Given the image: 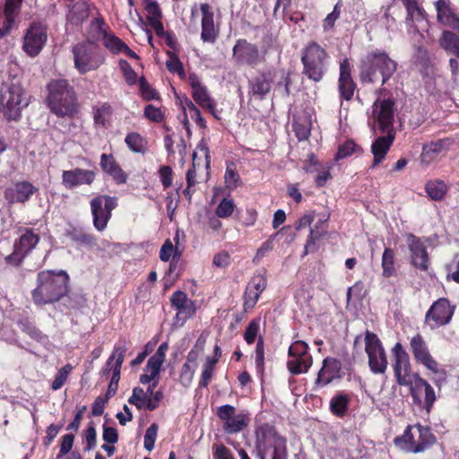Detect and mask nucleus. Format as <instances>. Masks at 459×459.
<instances>
[{
  "label": "nucleus",
  "instance_id": "nucleus-1",
  "mask_svg": "<svg viewBox=\"0 0 459 459\" xmlns=\"http://www.w3.org/2000/svg\"><path fill=\"white\" fill-rule=\"evenodd\" d=\"M46 104L59 118L74 119L81 112V105L74 86L66 79H52L47 86Z\"/></svg>",
  "mask_w": 459,
  "mask_h": 459
},
{
  "label": "nucleus",
  "instance_id": "nucleus-2",
  "mask_svg": "<svg viewBox=\"0 0 459 459\" xmlns=\"http://www.w3.org/2000/svg\"><path fill=\"white\" fill-rule=\"evenodd\" d=\"M397 68L398 63L386 51L376 48L368 51L359 60V79L361 84H374L380 81L384 86Z\"/></svg>",
  "mask_w": 459,
  "mask_h": 459
},
{
  "label": "nucleus",
  "instance_id": "nucleus-3",
  "mask_svg": "<svg viewBox=\"0 0 459 459\" xmlns=\"http://www.w3.org/2000/svg\"><path fill=\"white\" fill-rule=\"evenodd\" d=\"M69 275L60 270L40 271L37 274V287L31 291L32 300L37 306H45L59 301L68 292Z\"/></svg>",
  "mask_w": 459,
  "mask_h": 459
},
{
  "label": "nucleus",
  "instance_id": "nucleus-4",
  "mask_svg": "<svg viewBox=\"0 0 459 459\" xmlns=\"http://www.w3.org/2000/svg\"><path fill=\"white\" fill-rule=\"evenodd\" d=\"M255 456L258 459H287L286 439L281 437L275 428L268 423L260 425L255 430Z\"/></svg>",
  "mask_w": 459,
  "mask_h": 459
},
{
  "label": "nucleus",
  "instance_id": "nucleus-5",
  "mask_svg": "<svg viewBox=\"0 0 459 459\" xmlns=\"http://www.w3.org/2000/svg\"><path fill=\"white\" fill-rule=\"evenodd\" d=\"M330 56L316 41H309L301 50L302 74L313 82H320L328 71Z\"/></svg>",
  "mask_w": 459,
  "mask_h": 459
},
{
  "label": "nucleus",
  "instance_id": "nucleus-6",
  "mask_svg": "<svg viewBox=\"0 0 459 459\" xmlns=\"http://www.w3.org/2000/svg\"><path fill=\"white\" fill-rule=\"evenodd\" d=\"M29 105L24 89L16 83H12L0 93V110L8 120H17L21 111Z\"/></svg>",
  "mask_w": 459,
  "mask_h": 459
},
{
  "label": "nucleus",
  "instance_id": "nucleus-7",
  "mask_svg": "<svg viewBox=\"0 0 459 459\" xmlns=\"http://www.w3.org/2000/svg\"><path fill=\"white\" fill-rule=\"evenodd\" d=\"M20 237L14 240L13 251L5 256L6 264L14 267L20 266L27 255L36 247L40 237L31 228L20 227L17 230Z\"/></svg>",
  "mask_w": 459,
  "mask_h": 459
},
{
  "label": "nucleus",
  "instance_id": "nucleus-8",
  "mask_svg": "<svg viewBox=\"0 0 459 459\" xmlns=\"http://www.w3.org/2000/svg\"><path fill=\"white\" fill-rule=\"evenodd\" d=\"M74 67L81 74L97 70L104 59L100 56L98 48L90 41H82L72 48Z\"/></svg>",
  "mask_w": 459,
  "mask_h": 459
},
{
  "label": "nucleus",
  "instance_id": "nucleus-9",
  "mask_svg": "<svg viewBox=\"0 0 459 459\" xmlns=\"http://www.w3.org/2000/svg\"><path fill=\"white\" fill-rule=\"evenodd\" d=\"M118 206L117 196L98 195L90 201L92 224L96 230H105L112 217V212Z\"/></svg>",
  "mask_w": 459,
  "mask_h": 459
},
{
  "label": "nucleus",
  "instance_id": "nucleus-10",
  "mask_svg": "<svg viewBox=\"0 0 459 459\" xmlns=\"http://www.w3.org/2000/svg\"><path fill=\"white\" fill-rule=\"evenodd\" d=\"M365 352L368 358V367L373 374L385 373L388 360L385 350L379 337L373 332H365Z\"/></svg>",
  "mask_w": 459,
  "mask_h": 459
},
{
  "label": "nucleus",
  "instance_id": "nucleus-11",
  "mask_svg": "<svg viewBox=\"0 0 459 459\" xmlns=\"http://www.w3.org/2000/svg\"><path fill=\"white\" fill-rule=\"evenodd\" d=\"M455 310L448 299L439 298L426 312L424 324L432 331L445 326L451 322Z\"/></svg>",
  "mask_w": 459,
  "mask_h": 459
},
{
  "label": "nucleus",
  "instance_id": "nucleus-12",
  "mask_svg": "<svg viewBox=\"0 0 459 459\" xmlns=\"http://www.w3.org/2000/svg\"><path fill=\"white\" fill-rule=\"evenodd\" d=\"M308 350V344L299 340L293 342L289 347L287 368L292 375L306 373L311 368L313 358Z\"/></svg>",
  "mask_w": 459,
  "mask_h": 459
},
{
  "label": "nucleus",
  "instance_id": "nucleus-13",
  "mask_svg": "<svg viewBox=\"0 0 459 459\" xmlns=\"http://www.w3.org/2000/svg\"><path fill=\"white\" fill-rule=\"evenodd\" d=\"M266 51H261L256 44L246 39H238L232 48V58L238 65L255 67L265 61Z\"/></svg>",
  "mask_w": 459,
  "mask_h": 459
},
{
  "label": "nucleus",
  "instance_id": "nucleus-14",
  "mask_svg": "<svg viewBox=\"0 0 459 459\" xmlns=\"http://www.w3.org/2000/svg\"><path fill=\"white\" fill-rule=\"evenodd\" d=\"M391 354L397 384L401 386L411 385L414 375L411 373L410 356L401 342H396L394 345Z\"/></svg>",
  "mask_w": 459,
  "mask_h": 459
},
{
  "label": "nucleus",
  "instance_id": "nucleus-15",
  "mask_svg": "<svg viewBox=\"0 0 459 459\" xmlns=\"http://www.w3.org/2000/svg\"><path fill=\"white\" fill-rule=\"evenodd\" d=\"M48 39V27L41 22H32L23 36L22 49L31 56H37L42 50Z\"/></svg>",
  "mask_w": 459,
  "mask_h": 459
},
{
  "label": "nucleus",
  "instance_id": "nucleus-16",
  "mask_svg": "<svg viewBox=\"0 0 459 459\" xmlns=\"http://www.w3.org/2000/svg\"><path fill=\"white\" fill-rule=\"evenodd\" d=\"M274 82L273 73L267 69L258 71L247 80V97L249 101L264 100L270 93Z\"/></svg>",
  "mask_w": 459,
  "mask_h": 459
},
{
  "label": "nucleus",
  "instance_id": "nucleus-17",
  "mask_svg": "<svg viewBox=\"0 0 459 459\" xmlns=\"http://www.w3.org/2000/svg\"><path fill=\"white\" fill-rule=\"evenodd\" d=\"M188 83L192 88V98L202 108L206 109L217 120H221V111L216 108V101L211 97L206 86L203 85L195 74L188 75Z\"/></svg>",
  "mask_w": 459,
  "mask_h": 459
},
{
  "label": "nucleus",
  "instance_id": "nucleus-18",
  "mask_svg": "<svg viewBox=\"0 0 459 459\" xmlns=\"http://www.w3.org/2000/svg\"><path fill=\"white\" fill-rule=\"evenodd\" d=\"M217 417L223 423V429L228 434L242 431L249 423V418L245 413H237V410L230 404H224L217 409Z\"/></svg>",
  "mask_w": 459,
  "mask_h": 459
},
{
  "label": "nucleus",
  "instance_id": "nucleus-19",
  "mask_svg": "<svg viewBox=\"0 0 459 459\" xmlns=\"http://www.w3.org/2000/svg\"><path fill=\"white\" fill-rule=\"evenodd\" d=\"M411 386V394L417 404L423 403V408L429 414L437 400L434 388L418 373L414 374V385Z\"/></svg>",
  "mask_w": 459,
  "mask_h": 459
},
{
  "label": "nucleus",
  "instance_id": "nucleus-20",
  "mask_svg": "<svg viewBox=\"0 0 459 459\" xmlns=\"http://www.w3.org/2000/svg\"><path fill=\"white\" fill-rule=\"evenodd\" d=\"M394 100L392 98L377 100L373 105V117L382 134L394 130Z\"/></svg>",
  "mask_w": 459,
  "mask_h": 459
},
{
  "label": "nucleus",
  "instance_id": "nucleus-21",
  "mask_svg": "<svg viewBox=\"0 0 459 459\" xmlns=\"http://www.w3.org/2000/svg\"><path fill=\"white\" fill-rule=\"evenodd\" d=\"M439 46L447 55L453 56L448 60V65L452 77L455 78L459 74V35L451 30H444L439 38Z\"/></svg>",
  "mask_w": 459,
  "mask_h": 459
},
{
  "label": "nucleus",
  "instance_id": "nucleus-22",
  "mask_svg": "<svg viewBox=\"0 0 459 459\" xmlns=\"http://www.w3.org/2000/svg\"><path fill=\"white\" fill-rule=\"evenodd\" d=\"M352 65L349 58L345 57L340 62V72L337 81V88L341 101H351L353 99L357 83L353 80Z\"/></svg>",
  "mask_w": 459,
  "mask_h": 459
},
{
  "label": "nucleus",
  "instance_id": "nucleus-23",
  "mask_svg": "<svg viewBox=\"0 0 459 459\" xmlns=\"http://www.w3.org/2000/svg\"><path fill=\"white\" fill-rule=\"evenodd\" d=\"M406 243L410 251L411 264L420 271L429 268V254L423 241L412 233L406 234Z\"/></svg>",
  "mask_w": 459,
  "mask_h": 459
},
{
  "label": "nucleus",
  "instance_id": "nucleus-24",
  "mask_svg": "<svg viewBox=\"0 0 459 459\" xmlns=\"http://www.w3.org/2000/svg\"><path fill=\"white\" fill-rule=\"evenodd\" d=\"M437 12V22L452 31H459V13L451 0H437L434 3Z\"/></svg>",
  "mask_w": 459,
  "mask_h": 459
},
{
  "label": "nucleus",
  "instance_id": "nucleus-25",
  "mask_svg": "<svg viewBox=\"0 0 459 459\" xmlns=\"http://www.w3.org/2000/svg\"><path fill=\"white\" fill-rule=\"evenodd\" d=\"M95 178L94 170L81 168L64 170L62 173V184L66 189H74L81 185H91Z\"/></svg>",
  "mask_w": 459,
  "mask_h": 459
},
{
  "label": "nucleus",
  "instance_id": "nucleus-26",
  "mask_svg": "<svg viewBox=\"0 0 459 459\" xmlns=\"http://www.w3.org/2000/svg\"><path fill=\"white\" fill-rule=\"evenodd\" d=\"M38 191L39 188L30 182L22 180L15 182L12 187H7L4 191V197L11 204H24Z\"/></svg>",
  "mask_w": 459,
  "mask_h": 459
},
{
  "label": "nucleus",
  "instance_id": "nucleus-27",
  "mask_svg": "<svg viewBox=\"0 0 459 459\" xmlns=\"http://www.w3.org/2000/svg\"><path fill=\"white\" fill-rule=\"evenodd\" d=\"M200 10L202 13L201 39L204 42L214 43L219 36V30L215 27L213 11L206 3L200 4Z\"/></svg>",
  "mask_w": 459,
  "mask_h": 459
},
{
  "label": "nucleus",
  "instance_id": "nucleus-28",
  "mask_svg": "<svg viewBox=\"0 0 459 459\" xmlns=\"http://www.w3.org/2000/svg\"><path fill=\"white\" fill-rule=\"evenodd\" d=\"M385 135L377 137L371 144V152L373 154V162L371 167L375 168L382 163L395 139V130H390L385 133Z\"/></svg>",
  "mask_w": 459,
  "mask_h": 459
},
{
  "label": "nucleus",
  "instance_id": "nucleus-29",
  "mask_svg": "<svg viewBox=\"0 0 459 459\" xmlns=\"http://www.w3.org/2000/svg\"><path fill=\"white\" fill-rule=\"evenodd\" d=\"M453 143V140L447 137L423 144L420 156V163L424 166L430 165L440 153L446 152Z\"/></svg>",
  "mask_w": 459,
  "mask_h": 459
},
{
  "label": "nucleus",
  "instance_id": "nucleus-30",
  "mask_svg": "<svg viewBox=\"0 0 459 459\" xmlns=\"http://www.w3.org/2000/svg\"><path fill=\"white\" fill-rule=\"evenodd\" d=\"M410 351L416 363L427 366L435 358L431 355L429 345L420 333H416L410 339Z\"/></svg>",
  "mask_w": 459,
  "mask_h": 459
},
{
  "label": "nucleus",
  "instance_id": "nucleus-31",
  "mask_svg": "<svg viewBox=\"0 0 459 459\" xmlns=\"http://www.w3.org/2000/svg\"><path fill=\"white\" fill-rule=\"evenodd\" d=\"M341 363L337 359L327 357L317 374L316 384L320 386L329 385L333 380L340 378Z\"/></svg>",
  "mask_w": 459,
  "mask_h": 459
},
{
  "label": "nucleus",
  "instance_id": "nucleus-32",
  "mask_svg": "<svg viewBox=\"0 0 459 459\" xmlns=\"http://www.w3.org/2000/svg\"><path fill=\"white\" fill-rule=\"evenodd\" d=\"M100 165L103 172L112 178L116 184H125L127 180L126 173L122 169L113 154L102 153Z\"/></svg>",
  "mask_w": 459,
  "mask_h": 459
},
{
  "label": "nucleus",
  "instance_id": "nucleus-33",
  "mask_svg": "<svg viewBox=\"0 0 459 459\" xmlns=\"http://www.w3.org/2000/svg\"><path fill=\"white\" fill-rule=\"evenodd\" d=\"M65 236L78 247L93 248L98 245V240L94 234L86 232L82 227L73 224H70L65 229Z\"/></svg>",
  "mask_w": 459,
  "mask_h": 459
},
{
  "label": "nucleus",
  "instance_id": "nucleus-34",
  "mask_svg": "<svg viewBox=\"0 0 459 459\" xmlns=\"http://www.w3.org/2000/svg\"><path fill=\"white\" fill-rule=\"evenodd\" d=\"M415 429L418 434L417 446H413L415 451L423 453L437 444V438L432 432L430 427L416 423Z\"/></svg>",
  "mask_w": 459,
  "mask_h": 459
},
{
  "label": "nucleus",
  "instance_id": "nucleus-35",
  "mask_svg": "<svg viewBox=\"0 0 459 459\" xmlns=\"http://www.w3.org/2000/svg\"><path fill=\"white\" fill-rule=\"evenodd\" d=\"M406 10L405 22L412 26L416 22H423L426 19V11L420 5V0H401Z\"/></svg>",
  "mask_w": 459,
  "mask_h": 459
},
{
  "label": "nucleus",
  "instance_id": "nucleus-36",
  "mask_svg": "<svg viewBox=\"0 0 459 459\" xmlns=\"http://www.w3.org/2000/svg\"><path fill=\"white\" fill-rule=\"evenodd\" d=\"M351 402V394L339 392L331 399L329 410L335 417L343 419L348 414Z\"/></svg>",
  "mask_w": 459,
  "mask_h": 459
},
{
  "label": "nucleus",
  "instance_id": "nucleus-37",
  "mask_svg": "<svg viewBox=\"0 0 459 459\" xmlns=\"http://www.w3.org/2000/svg\"><path fill=\"white\" fill-rule=\"evenodd\" d=\"M414 429L415 425H408L403 435L394 437V443L397 447L405 452L419 454V452L415 451L413 447L414 446H417V438L415 437V434L412 432Z\"/></svg>",
  "mask_w": 459,
  "mask_h": 459
},
{
  "label": "nucleus",
  "instance_id": "nucleus-38",
  "mask_svg": "<svg viewBox=\"0 0 459 459\" xmlns=\"http://www.w3.org/2000/svg\"><path fill=\"white\" fill-rule=\"evenodd\" d=\"M127 351L126 340H119L114 346L111 355L106 361L105 368L102 370L103 376H108L110 372L113 373V368L117 365L118 359L121 357V366L124 363L126 352Z\"/></svg>",
  "mask_w": 459,
  "mask_h": 459
},
{
  "label": "nucleus",
  "instance_id": "nucleus-39",
  "mask_svg": "<svg viewBox=\"0 0 459 459\" xmlns=\"http://www.w3.org/2000/svg\"><path fill=\"white\" fill-rule=\"evenodd\" d=\"M127 351L126 340H119L114 346L111 355L106 361L105 368L102 370L103 376H108L110 372L113 373V368L117 365L118 359L121 357V366L124 363L126 352Z\"/></svg>",
  "mask_w": 459,
  "mask_h": 459
},
{
  "label": "nucleus",
  "instance_id": "nucleus-40",
  "mask_svg": "<svg viewBox=\"0 0 459 459\" xmlns=\"http://www.w3.org/2000/svg\"><path fill=\"white\" fill-rule=\"evenodd\" d=\"M112 115L113 108L108 102L93 108L94 124L103 128H108L111 126Z\"/></svg>",
  "mask_w": 459,
  "mask_h": 459
},
{
  "label": "nucleus",
  "instance_id": "nucleus-41",
  "mask_svg": "<svg viewBox=\"0 0 459 459\" xmlns=\"http://www.w3.org/2000/svg\"><path fill=\"white\" fill-rule=\"evenodd\" d=\"M395 262L394 250L391 247H385L381 259L382 276L384 278L388 279L397 275Z\"/></svg>",
  "mask_w": 459,
  "mask_h": 459
},
{
  "label": "nucleus",
  "instance_id": "nucleus-42",
  "mask_svg": "<svg viewBox=\"0 0 459 459\" xmlns=\"http://www.w3.org/2000/svg\"><path fill=\"white\" fill-rule=\"evenodd\" d=\"M126 146L134 153L144 154L147 150L148 141L137 132L128 133L125 138Z\"/></svg>",
  "mask_w": 459,
  "mask_h": 459
},
{
  "label": "nucleus",
  "instance_id": "nucleus-43",
  "mask_svg": "<svg viewBox=\"0 0 459 459\" xmlns=\"http://www.w3.org/2000/svg\"><path fill=\"white\" fill-rule=\"evenodd\" d=\"M425 190L431 200L441 201L446 195L448 188L443 180L436 179L428 181Z\"/></svg>",
  "mask_w": 459,
  "mask_h": 459
},
{
  "label": "nucleus",
  "instance_id": "nucleus-44",
  "mask_svg": "<svg viewBox=\"0 0 459 459\" xmlns=\"http://www.w3.org/2000/svg\"><path fill=\"white\" fill-rule=\"evenodd\" d=\"M177 314L173 319L174 324L182 326L189 318L195 316L196 312L195 302L190 300L187 304L181 305L175 308Z\"/></svg>",
  "mask_w": 459,
  "mask_h": 459
},
{
  "label": "nucleus",
  "instance_id": "nucleus-45",
  "mask_svg": "<svg viewBox=\"0 0 459 459\" xmlns=\"http://www.w3.org/2000/svg\"><path fill=\"white\" fill-rule=\"evenodd\" d=\"M293 132L299 141L307 140L310 136L311 125L307 117H293Z\"/></svg>",
  "mask_w": 459,
  "mask_h": 459
},
{
  "label": "nucleus",
  "instance_id": "nucleus-46",
  "mask_svg": "<svg viewBox=\"0 0 459 459\" xmlns=\"http://www.w3.org/2000/svg\"><path fill=\"white\" fill-rule=\"evenodd\" d=\"M424 368L433 374L434 377L432 380L437 387H441V385L446 381L447 371L436 359L428 363Z\"/></svg>",
  "mask_w": 459,
  "mask_h": 459
},
{
  "label": "nucleus",
  "instance_id": "nucleus-47",
  "mask_svg": "<svg viewBox=\"0 0 459 459\" xmlns=\"http://www.w3.org/2000/svg\"><path fill=\"white\" fill-rule=\"evenodd\" d=\"M325 234L326 230H320L318 223L314 228H310V232L304 247V255L316 252L317 250L316 242L325 237Z\"/></svg>",
  "mask_w": 459,
  "mask_h": 459
},
{
  "label": "nucleus",
  "instance_id": "nucleus-48",
  "mask_svg": "<svg viewBox=\"0 0 459 459\" xmlns=\"http://www.w3.org/2000/svg\"><path fill=\"white\" fill-rule=\"evenodd\" d=\"M169 59L166 61V67L171 74H177L181 79H185L186 74L184 69L183 63L180 61L178 56L170 50L167 51Z\"/></svg>",
  "mask_w": 459,
  "mask_h": 459
},
{
  "label": "nucleus",
  "instance_id": "nucleus-49",
  "mask_svg": "<svg viewBox=\"0 0 459 459\" xmlns=\"http://www.w3.org/2000/svg\"><path fill=\"white\" fill-rule=\"evenodd\" d=\"M363 151L353 140H347L342 144H340L338 151L334 156L335 160H340L350 157L354 153H361Z\"/></svg>",
  "mask_w": 459,
  "mask_h": 459
},
{
  "label": "nucleus",
  "instance_id": "nucleus-50",
  "mask_svg": "<svg viewBox=\"0 0 459 459\" xmlns=\"http://www.w3.org/2000/svg\"><path fill=\"white\" fill-rule=\"evenodd\" d=\"M103 45L113 54L121 53L126 47V43L112 33L104 32Z\"/></svg>",
  "mask_w": 459,
  "mask_h": 459
},
{
  "label": "nucleus",
  "instance_id": "nucleus-51",
  "mask_svg": "<svg viewBox=\"0 0 459 459\" xmlns=\"http://www.w3.org/2000/svg\"><path fill=\"white\" fill-rule=\"evenodd\" d=\"M121 359L120 357L116 366L113 368V374L111 375V379L106 392V399L108 400L112 396H114L118 388V382L120 380L121 374Z\"/></svg>",
  "mask_w": 459,
  "mask_h": 459
},
{
  "label": "nucleus",
  "instance_id": "nucleus-52",
  "mask_svg": "<svg viewBox=\"0 0 459 459\" xmlns=\"http://www.w3.org/2000/svg\"><path fill=\"white\" fill-rule=\"evenodd\" d=\"M260 317L252 319L244 332L243 337L248 345L253 344L258 336L260 330Z\"/></svg>",
  "mask_w": 459,
  "mask_h": 459
},
{
  "label": "nucleus",
  "instance_id": "nucleus-53",
  "mask_svg": "<svg viewBox=\"0 0 459 459\" xmlns=\"http://www.w3.org/2000/svg\"><path fill=\"white\" fill-rule=\"evenodd\" d=\"M73 366L70 363L65 364L63 368L58 369L55 379L51 384V389L54 391L59 390L66 382L70 373L73 370Z\"/></svg>",
  "mask_w": 459,
  "mask_h": 459
},
{
  "label": "nucleus",
  "instance_id": "nucleus-54",
  "mask_svg": "<svg viewBox=\"0 0 459 459\" xmlns=\"http://www.w3.org/2000/svg\"><path fill=\"white\" fill-rule=\"evenodd\" d=\"M236 205L234 201L230 198H223L215 209V214L219 218H229L232 215Z\"/></svg>",
  "mask_w": 459,
  "mask_h": 459
},
{
  "label": "nucleus",
  "instance_id": "nucleus-55",
  "mask_svg": "<svg viewBox=\"0 0 459 459\" xmlns=\"http://www.w3.org/2000/svg\"><path fill=\"white\" fill-rule=\"evenodd\" d=\"M18 16V13L4 10V20L0 26V39L10 34L12 29L15 25V20Z\"/></svg>",
  "mask_w": 459,
  "mask_h": 459
},
{
  "label": "nucleus",
  "instance_id": "nucleus-56",
  "mask_svg": "<svg viewBox=\"0 0 459 459\" xmlns=\"http://www.w3.org/2000/svg\"><path fill=\"white\" fill-rule=\"evenodd\" d=\"M215 367L216 365H214L213 361L204 362L198 384L200 388H206L208 386L214 375Z\"/></svg>",
  "mask_w": 459,
  "mask_h": 459
},
{
  "label": "nucleus",
  "instance_id": "nucleus-57",
  "mask_svg": "<svg viewBox=\"0 0 459 459\" xmlns=\"http://www.w3.org/2000/svg\"><path fill=\"white\" fill-rule=\"evenodd\" d=\"M139 87L143 100L150 101L160 99L159 92L147 82L143 76L139 79Z\"/></svg>",
  "mask_w": 459,
  "mask_h": 459
},
{
  "label": "nucleus",
  "instance_id": "nucleus-58",
  "mask_svg": "<svg viewBox=\"0 0 459 459\" xmlns=\"http://www.w3.org/2000/svg\"><path fill=\"white\" fill-rule=\"evenodd\" d=\"M196 365H191L189 363H184L179 374V381L182 385L187 387L191 385L195 373Z\"/></svg>",
  "mask_w": 459,
  "mask_h": 459
},
{
  "label": "nucleus",
  "instance_id": "nucleus-59",
  "mask_svg": "<svg viewBox=\"0 0 459 459\" xmlns=\"http://www.w3.org/2000/svg\"><path fill=\"white\" fill-rule=\"evenodd\" d=\"M260 298V295L252 290V289H249L248 287H246L244 295H243V310L244 313L253 309L255 306L256 305L258 299Z\"/></svg>",
  "mask_w": 459,
  "mask_h": 459
},
{
  "label": "nucleus",
  "instance_id": "nucleus-60",
  "mask_svg": "<svg viewBox=\"0 0 459 459\" xmlns=\"http://www.w3.org/2000/svg\"><path fill=\"white\" fill-rule=\"evenodd\" d=\"M342 5V1L339 0L338 3L334 5L332 13L327 14V16L323 21V29L325 31H327L333 28L335 22L340 17Z\"/></svg>",
  "mask_w": 459,
  "mask_h": 459
},
{
  "label": "nucleus",
  "instance_id": "nucleus-61",
  "mask_svg": "<svg viewBox=\"0 0 459 459\" xmlns=\"http://www.w3.org/2000/svg\"><path fill=\"white\" fill-rule=\"evenodd\" d=\"M147 20L149 22L161 19V10L159 4L153 0H144Z\"/></svg>",
  "mask_w": 459,
  "mask_h": 459
},
{
  "label": "nucleus",
  "instance_id": "nucleus-62",
  "mask_svg": "<svg viewBox=\"0 0 459 459\" xmlns=\"http://www.w3.org/2000/svg\"><path fill=\"white\" fill-rule=\"evenodd\" d=\"M119 67L126 83L129 85L135 84L137 81V74L132 68L131 65L126 60L121 59L119 61Z\"/></svg>",
  "mask_w": 459,
  "mask_h": 459
},
{
  "label": "nucleus",
  "instance_id": "nucleus-63",
  "mask_svg": "<svg viewBox=\"0 0 459 459\" xmlns=\"http://www.w3.org/2000/svg\"><path fill=\"white\" fill-rule=\"evenodd\" d=\"M158 435V425L152 423L145 431L143 446L147 451H152L154 448L155 441Z\"/></svg>",
  "mask_w": 459,
  "mask_h": 459
},
{
  "label": "nucleus",
  "instance_id": "nucleus-64",
  "mask_svg": "<svg viewBox=\"0 0 459 459\" xmlns=\"http://www.w3.org/2000/svg\"><path fill=\"white\" fill-rule=\"evenodd\" d=\"M22 330L25 333H27L30 338L39 342H44L48 341V336L44 334L37 326L30 323L23 324V327Z\"/></svg>",
  "mask_w": 459,
  "mask_h": 459
}]
</instances>
